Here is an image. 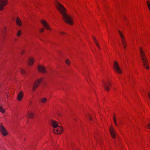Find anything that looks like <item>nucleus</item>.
<instances>
[{"label":"nucleus","mask_w":150,"mask_h":150,"mask_svg":"<svg viewBox=\"0 0 150 150\" xmlns=\"http://www.w3.org/2000/svg\"><path fill=\"white\" fill-rule=\"evenodd\" d=\"M0 131L2 134L4 136L7 135L8 134L7 130L3 126L2 124L0 126Z\"/></svg>","instance_id":"nucleus-8"},{"label":"nucleus","mask_w":150,"mask_h":150,"mask_svg":"<svg viewBox=\"0 0 150 150\" xmlns=\"http://www.w3.org/2000/svg\"><path fill=\"white\" fill-rule=\"evenodd\" d=\"M113 120L116 126H117L118 125L117 124L116 122L115 119V117H113Z\"/></svg>","instance_id":"nucleus-23"},{"label":"nucleus","mask_w":150,"mask_h":150,"mask_svg":"<svg viewBox=\"0 0 150 150\" xmlns=\"http://www.w3.org/2000/svg\"><path fill=\"white\" fill-rule=\"evenodd\" d=\"M65 63L69 65L70 63V61L68 59H67L65 61Z\"/></svg>","instance_id":"nucleus-20"},{"label":"nucleus","mask_w":150,"mask_h":150,"mask_svg":"<svg viewBox=\"0 0 150 150\" xmlns=\"http://www.w3.org/2000/svg\"><path fill=\"white\" fill-rule=\"evenodd\" d=\"M41 22L46 29L49 30H51L50 28L48 26L47 23L45 21L42 20L41 21Z\"/></svg>","instance_id":"nucleus-11"},{"label":"nucleus","mask_w":150,"mask_h":150,"mask_svg":"<svg viewBox=\"0 0 150 150\" xmlns=\"http://www.w3.org/2000/svg\"><path fill=\"white\" fill-rule=\"evenodd\" d=\"M21 31L19 30H18L17 32V36L18 37L20 36L21 35Z\"/></svg>","instance_id":"nucleus-22"},{"label":"nucleus","mask_w":150,"mask_h":150,"mask_svg":"<svg viewBox=\"0 0 150 150\" xmlns=\"http://www.w3.org/2000/svg\"><path fill=\"white\" fill-rule=\"evenodd\" d=\"M148 127L150 129V123L148 125Z\"/></svg>","instance_id":"nucleus-30"},{"label":"nucleus","mask_w":150,"mask_h":150,"mask_svg":"<svg viewBox=\"0 0 150 150\" xmlns=\"http://www.w3.org/2000/svg\"><path fill=\"white\" fill-rule=\"evenodd\" d=\"M55 5L57 9L62 15L64 21L70 25H72L73 23L71 17L67 14L63 6L57 1L56 2Z\"/></svg>","instance_id":"nucleus-1"},{"label":"nucleus","mask_w":150,"mask_h":150,"mask_svg":"<svg viewBox=\"0 0 150 150\" xmlns=\"http://www.w3.org/2000/svg\"><path fill=\"white\" fill-rule=\"evenodd\" d=\"M119 32L122 44L123 47L125 49L126 48V43L125 39L124 38V36H123L121 32L120 31H119Z\"/></svg>","instance_id":"nucleus-7"},{"label":"nucleus","mask_w":150,"mask_h":150,"mask_svg":"<svg viewBox=\"0 0 150 150\" xmlns=\"http://www.w3.org/2000/svg\"><path fill=\"white\" fill-rule=\"evenodd\" d=\"M88 117H89V120H92V119H91V118L90 116V115H88Z\"/></svg>","instance_id":"nucleus-27"},{"label":"nucleus","mask_w":150,"mask_h":150,"mask_svg":"<svg viewBox=\"0 0 150 150\" xmlns=\"http://www.w3.org/2000/svg\"><path fill=\"white\" fill-rule=\"evenodd\" d=\"M44 30V29L43 28H42L40 30V32H43Z\"/></svg>","instance_id":"nucleus-26"},{"label":"nucleus","mask_w":150,"mask_h":150,"mask_svg":"<svg viewBox=\"0 0 150 150\" xmlns=\"http://www.w3.org/2000/svg\"><path fill=\"white\" fill-rule=\"evenodd\" d=\"M38 68L39 71L44 73L46 72L45 68L43 66L39 65Z\"/></svg>","instance_id":"nucleus-10"},{"label":"nucleus","mask_w":150,"mask_h":150,"mask_svg":"<svg viewBox=\"0 0 150 150\" xmlns=\"http://www.w3.org/2000/svg\"><path fill=\"white\" fill-rule=\"evenodd\" d=\"M51 126L54 128L53 129V132L56 134H61L63 132L62 128L58 125L57 122L55 121L52 120L50 122Z\"/></svg>","instance_id":"nucleus-2"},{"label":"nucleus","mask_w":150,"mask_h":150,"mask_svg":"<svg viewBox=\"0 0 150 150\" xmlns=\"http://www.w3.org/2000/svg\"><path fill=\"white\" fill-rule=\"evenodd\" d=\"M24 50H21V54H23V53H24Z\"/></svg>","instance_id":"nucleus-28"},{"label":"nucleus","mask_w":150,"mask_h":150,"mask_svg":"<svg viewBox=\"0 0 150 150\" xmlns=\"http://www.w3.org/2000/svg\"><path fill=\"white\" fill-rule=\"evenodd\" d=\"M42 79L41 78L36 81L34 83L32 88L33 91H35L36 89L38 87V85L40 83L42 82Z\"/></svg>","instance_id":"nucleus-5"},{"label":"nucleus","mask_w":150,"mask_h":150,"mask_svg":"<svg viewBox=\"0 0 150 150\" xmlns=\"http://www.w3.org/2000/svg\"><path fill=\"white\" fill-rule=\"evenodd\" d=\"M47 99L45 98H42L41 100V102L42 103H45L46 102Z\"/></svg>","instance_id":"nucleus-18"},{"label":"nucleus","mask_w":150,"mask_h":150,"mask_svg":"<svg viewBox=\"0 0 150 150\" xmlns=\"http://www.w3.org/2000/svg\"><path fill=\"white\" fill-rule=\"evenodd\" d=\"M34 58L32 57L28 59V64L30 65H32L34 62Z\"/></svg>","instance_id":"nucleus-14"},{"label":"nucleus","mask_w":150,"mask_h":150,"mask_svg":"<svg viewBox=\"0 0 150 150\" xmlns=\"http://www.w3.org/2000/svg\"><path fill=\"white\" fill-rule=\"evenodd\" d=\"M59 33L61 35H64V34H65V33L63 32H60Z\"/></svg>","instance_id":"nucleus-25"},{"label":"nucleus","mask_w":150,"mask_h":150,"mask_svg":"<svg viewBox=\"0 0 150 150\" xmlns=\"http://www.w3.org/2000/svg\"><path fill=\"white\" fill-rule=\"evenodd\" d=\"M113 67L115 71L118 74L121 73V71L120 68L118 64L116 62H114Z\"/></svg>","instance_id":"nucleus-4"},{"label":"nucleus","mask_w":150,"mask_h":150,"mask_svg":"<svg viewBox=\"0 0 150 150\" xmlns=\"http://www.w3.org/2000/svg\"><path fill=\"white\" fill-rule=\"evenodd\" d=\"M27 116V117L32 119L33 118V114L31 112H29L28 113Z\"/></svg>","instance_id":"nucleus-15"},{"label":"nucleus","mask_w":150,"mask_h":150,"mask_svg":"<svg viewBox=\"0 0 150 150\" xmlns=\"http://www.w3.org/2000/svg\"><path fill=\"white\" fill-rule=\"evenodd\" d=\"M147 4L148 6V7L150 10V2L149 1H147Z\"/></svg>","instance_id":"nucleus-21"},{"label":"nucleus","mask_w":150,"mask_h":150,"mask_svg":"<svg viewBox=\"0 0 150 150\" xmlns=\"http://www.w3.org/2000/svg\"><path fill=\"white\" fill-rule=\"evenodd\" d=\"M140 54L143 63V65L145 67L146 69H149V67L148 66V63L147 60L145 56V53L141 47H140L139 48Z\"/></svg>","instance_id":"nucleus-3"},{"label":"nucleus","mask_w":150,"mask_h":150,"mask_svg":"<svg viewBox=\"0 0 150 150\" xmlns=\"http://www.w3.org/2000/svg\"><path fill=\"white\" fill-rule=\"evenodd\" d=\"M16 22L17 24L19 26H21V21L18 17L17 18L16 20Z\"/></svg>","instance_id":"nucleus-17"},{"label":"nucleus","mask_w":150,"mask_h":150,"mask_svg":"<svg viewBox=\"0 0 150 150\" xmlns=\"http://www.w3.org/2000/svg\"><path fill=\"white\" fill-rule=\"evenodd\" d=\"M21 73L23 74H25V71L23 69H21Z\"/></svg>","instance_id":"nucleus-24"},{"label":"nucleus","mask_w":150,"mask_h":150,"mask_svg":"<svg viewBox=\"0 0 150 150\" xmlns=\"http://www.w3.org/2000/svg\"><path fill=\"white\" fill-rule=\"evenodd\" d=\"M7 3V0H0V11H1L4 9V6L6 5Z\"/></svg>","instance_id":"nucleus-6"},{"label":"nucleus","mask_w":150,"mask_h":150,"mask_svg":"<svg viewBox=\"0 0 150 150\" xmlns=\"http://www.w3.org/2000/svg\"><path fill=\"white\" fill-rule=\"evenodd\" d=\"M5 109L0 106V112L2 113H4L5 112Z\"/></svg>","instance_id":"nucleus-19"},{"label":"nucleus","mask_w":150,"mask_h":150,"mask_svg":"<svg viewBox=\"0 0 150 150\" xmlns=\"http://www.w3.org/2000/svg\"><path fill=\"white\" fill-rule=\"evenodd\" d=\"M150 100V93H149L148 94Z\"/></svg>","instance_id":"nucleus-29"},{"label":"nucleus","mask_w":150,"mask_h":150,"mask_svg":"<svg viewBox=\"0 0 150 150\" xmlns=\"http://www.w3.org/2000/svg\"><path fill=\"white\" fill-rule=\"evenodd\" d=\"M109 130L112 138L113 139H115V132L113 129L112 127L110 128Z\"/></svg>","instance_id":"nucleus-12"},{"label":"nucleus","mask_w":150,"mask_h":150,"mask_svg":"<svg viewBox=\"0 0 150 150\" xmlns=\"http://www.w3.org/2000/svg\"><path fill=\"white\" fill-rule=\"evenodd\" d=\"M92 38H93V40H94V43H95V44H96V46H97V47H98V48L99 49H100V47H99V44H98V42H97V41L96 38L94 36H93Z\"/></svg>","instance_id":"nucleus-16"},{"label":"nucleus","mask_w":150,"mask_h":150,"mask_svg":"<svg viewBox=\"0 0 150 150\" xmlns=\"http://www.w3.org/2000/svg\"><path fill=\"white\" fill-rule=\"evenodd\" d=\"M23 96V93L22 91H21L18 94L17 96V100L18 101L21 100Z\"/></svg>","instance_id":"nucleus-13"},{"label":"nucleus","mask_w":150,"mask_h":150,"mask_svg":"<svg viewBox=\"0 0 150 150\" xmlns=\"http://www.w3.org/2000/svg\"><path fill=\"white\" fill-rule=\"evenodd\" d=\"M103 87L107 91H109L110 90L109 87L110 86L111 84L108 81L106 82H103Z\"/></svg>","instance_id":"nucleus-9"}]
</instances>
